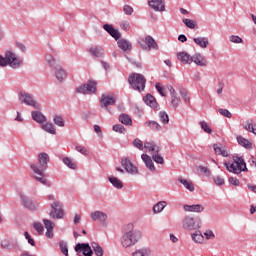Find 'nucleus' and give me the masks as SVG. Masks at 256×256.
Wrapping results in <instances>:
<instances>
[{"mask_svg": "<svg viewBox=\"0 0 256 256\" xmlns=\"http://www.w3.org/2000/svg\"><path fill=\"white\" fill-rule=\"evenodd\" d=\"M194 43L202 49H207L209 46V39L207 37H197L193 39Z\"/></svg>", "mask_w": 256, "mask_h": 256, "instance_id": "nucleus-27", "label": "nucleus"}, {"mask_svg": "<svg viewBox=\"0 0 256 256\" xmlns=\"http://www.w3.org/2000/svg\"><path fill=\"white\" fill-rule=\"evenodd\" d=\"M133 256H151V249L142 248L133 253Z\"/></svg>", "mask_w": 256, "mask_h": 256, "instance_id": "nucleus-37", "label": "nucleus"}, {"mask_svg": "<svg viewBox=\"0 0 256 256\" xmlns=\"http://www.w3.org/2000/svg\"><path fill=\"white\" fill-rule=\"evenodd\" d=\"M179 103H181V98L177 96H171V106L173 109H177L179 107Z\"/></svg>", "mask_w": 256, "mask_h": 256, "instance_id": "nucleus-41", "label": "nucleus"}, {"mask_svg": "<svg viewBox=\"0 0 256 256\" xmlns=\"http://www.w3.org/2000/svg\"><path fill=\"white\" fill-rule=\"evenodd\" d=\"M62 161L64 165H66V167H69V169H74V170L77 169V164H75V162H73L71 158L64 157Z\"/></svg>", "mask_w": 256, "mask_h": 256, "instance_id": "nucleus-38", "label": "nucleus"}, {"mask_svg": "<svg viewBox=\"0 0 256 256\" xmlns=\"http://www.w3.org/2000/svg\"><path fill=\"white\" fill-rule=\"evenodd\" d=\"M92 221H99L101 225H107V213L103 211L96 210L90 213Z\"/></svg>", "mask_w": 256, "mask_h": 256, "instance_id": "nucleus-15", "label": "nucleus"}, {"mask_svg": "<svg viewBox=\"0 0 256 256\" xmlns=\"http://www.w3.org/2000/svg\"><path fill=\"white\" fill-rule=\"evenodd\" d=\"M119 121L122 125L131 126L133 125V120L130 118L128 114H121L119 116Z\"/></svg>", "mask_w": 256, "mask_h": 256, "instance_id": "nucleus-32", "label": "nucleus"}, {"mask_svg": "<svg viewBox=\"0 0 256 256\" xmlns=\"http://www.w3.org/2000/svg\"><path fill=\"white\" fill-rule=\"evenodd\" d=\"M130 24H129V21H122L120 22V28L123 30V31H129L130 29Z\"/></svg>", "mask_w": 256, "mask_h": 256, "instance_id": "nucleus-59", "label": "nucleus"}, {"mask_svg": "<svg viewBox=\"0 0 256 256\" xmlns=\"http://www.w3.org/2000/svg\"><path fill=\"white\" fill-rule=\"evenodd\" d=\"M182 23H184V25H186V27H188V29H195L196 24L195 21L191 20V19H183Z\"/></svg>", "mask_w": 256, "mask_h": 256, "instance_id": "nucleus-49", "label": "nucleus"}, {"mask_svg": "<svg viewBox=\"0 0 256 256\" xmlns=\"http://www.w3.org/2000/svg\"><path fill=\"white\" fill-rule=\"evenodd\" d=\"M103 29L106 31V33L111 35L115 41H117V45L121 51L127 53V51H131V49H133V44L129 40L121 38V32H119L117 29H114L113 25L104 24Z\"/></svg>", "mask_w": 256, "mask_h": 256, "instance_id": "nucleus-3", "label": "nucleus"}, {"mask_svg": "<svg viewBox=\"0 0 256 256\" xmlns=\"http://www.w3.org/2000/svg\"><path fill=\"white\" fill-rule=\"evenodd\" d=\"M115 98L113 96L103 94L100 99L101 107L109 111L110 105H115Z\"/></svg>", "mask_w": 256, "mask_h": 256, "instance_id": "nucleus-16", "label": "nucleus"}, {"mask_svg": "<svg viewBox=\"0 0 256 256\" xmlns=\"http://www.w3.org/2000/svg\"><path fill=\"white\" fill-rule=\"evenodd\" d=\"M59 245L61 253H63L65 256L69 255V248L67 247V242L61 241Z\"/></svg>", "mask_w": 256, "mask_h": 256, "instance_id": "nucleus-47", "label": "nucleus"}, {"mask_svg": "<svg viewBox=\"0 0 256 256\" xmlns=\"http://www.w3.org/2000/svg\"><path fill=\"white\" fill-rule=\"evenodd\" d=\"M183 209L188 213H203V211H205V206L201 204H193V205L186 204L183 206Z\"/></svg>", "mask_w": 256, "mask_h": 256, "instance_id": "nucleus-17", "label": "nucleus"}, {"mask_svg": "<svg viewBox=\"0 0 256 256\" xmlns=\"http://www.w3.org/2000/svg\"><path fill=\"white\" fill-rule=\"evenodd\" d=\"M230 41L231 43H243V39L235 35L230 36Z\"/></svg>", "mask_w": 256, "mask_h": 256, "instance_id": "nucleus-62", "label": "nucleus"}, {"mask_svg": "<svg viewBox=\"0 0 256 256\" xmlns=\"http://www.w3.org/2000/svg\"><path fill=\"white\" fill-rule=\"evenodd\" d=\"M203 220L199 216L186 215L182 218V229L184 231H199Z\"/></svg>", "mask_w": 256, "mask_h": 256, "instance_id": "nucleus-5", "label": "nucleus"}, {"mask_svg": "<svg viewBox=\"0 0 256 256\" xmlns=\"http://www.w3.org/2000/svg\"><path fill=\"white\" fill-rule=\"evenodd\" d=\"M213 179L215 185H225V179L221 178L220 176H215Z\"/></svg>", "mask_w": 256, "mask_h": 256, "instance_id": "nucleus-61", "label": "nucleus"}, {"mask_svg": "<svg viewBox=\"0 0 256 256\" xmlns=\"http://www.w3.org/2000/svg\"><path fill=\"white\" fill-rule=\"evenodd\" d=\"M33 228L35 229V231H37L38 235H41L45 231V228L43 227V224H41V222H34Z\"/></svg>", "mask_w": 256, "mask_h": 256, "instance_id": "nucleus-44", "label": "nucleus"}, {"mask_svg": "<svg viewBox=\"0 0 256 256\" xmlns=\"http://www.w3.org/2000/svg\"><path fill=\"white\" fill-rule=\"evenodd\" d=\"M144 43L143 42H139L140 47L144 50V51H149L151 49H155L156 51L159 50V45L157 44V41H155V39L151 36H146L144 39Z\"/></svg>", "mask_w": 256, "mask_h": 256, "instance_id": "nucleus-12", "label": "nucleus"}, {"mask_svg": "<svg viewBox=\"0 0 256 256\" xmlns=\"http://www.w3.org/2000/svg\"><path fill=\"white\" fill-rule=\"evenodd\" d=\"M238 145H241V147H245V149H251L253 147V144L245 139L243 136H237Z\"/></svg>", "mask_w": 256, "mask_h": 256, "instance_id": "nucleus-29", "label": "nucleus"}, {"mask_svg": "<svg viewBox=\"0 0 256 256\" xmlns=\"http://www.w3.org/2000/svg\"><path fill=\"white\" fill-rule=\"evenodd\" d=\"M122 231L121 245L125 249L133 247V245H137V243L141 241V237H143L141 232L135 229V225H133V223L125 224Z\"/></svg>", "mask_w": 256, "mask_h": 256, "instance_id": "nucleus-1", "label": "nucleus"}, {"mask_svg": "<svg viewBox=\"0 0 256 256\" xmlns=\"http://www.w3.org/2000/svg\"><path fill=\"white\" fill-rule=\"evenodd\" d=\"M31 115L33 121H36V123H45V121H47V117L40 111H32Z\"/></svg>", "mask_w": 256, "mask_h": 256, "instance_id": "nucleus-26", "label": "nucleus"}, {"mask_svg": "<svg viewBox=\"0 0 256 256\" xmlns=\"http://www.w3.org/2000/svg\"><path fill=\"white\" fill-rule=\"evenodd\" d=\"M218 112L220 113V115H222L223 117H227L228 119H231V117H233L231 112L227 109L219 108Z\"/></svg>", "mask_w": 256, "mask_h": 256, "instance_id": "nucleus-51", "label": "nucleus"}, {"mask_svg": "<svg viewBox=\"0 0 256 256\" xmlns=\"http://www.w3.org/2000/svg\"><path fill=\"white\" fill-rule=\"evenodd\" d=\"M178 181H179V183H181V184L185 187V189H187L188 191H191V192L195 191V185L193 184V182H191V181H189V180H187V179H185V178H183V177H180V178L178 179Z\"/></svg>", "mask_w": 256, "mask_h": 256, "instance_id": "nucleus-28", "label": "nucleus"}, {"mask_svg": "<svg viewBox=\"0 0 256 256\" xmlns=\"http://www.w3.org/2000/svg\"><path fill=\"white\" fill-rule=\"evenodd\" d=\"M25 239H27L29 245H32V247H35V240L31 238V235H29V232L24 233Z\"/></svg>", "mask_w": 256, "mask_h": 256, "instance_id": "nucleus-60", "label": "nucleus"}, {"mask_svg": "<svg viewBox=\"0 0 256 256\" xmlns=\"http://www.w3.org/2000/svg\"><path fill=\"white\" fill-rule=\"evenodd\" d=\"M192 63H195L198 67H207V59L201 54H195L192 57Z\"/></svg>", "mask_w": 256, "mask_h": 256, "instance_id": "nucleus-21", "label": "nucleus"}, {"mask_svg": "<svg viewBox=\"0 0 256 256\" xmlns=\"http://www.w3.org/2000/svg\"><path fill=\"white\" fill-rule=\"evenodd\" d=\"M142 161H144L146 167L149 169V171H155V164L153 163V159H151V156L147 154L141 155Z\"/></svg>", "mask_w": 256, "mask_h": 256, "instance_id": "nucleus-24", "label": "nucleus"}, {"mask_svg": "<svg viewBox=\"0 0 256 256\" xmlns=\"http://www.w3.org/2000/svg\"><path fill=\"white\" fill-rule=\"evenodd\" d=\"M206 239H215V233H213L212 230H207L205 233H204Z\"/></svg>", "mask_w": 256, "mask_h": 256, "instance_id": "nucleus-64", "label": "nucleus"}, {"mask_svg": "<svg viewBox=\"0 0 256 256\" xmlns=\"http://www.w3.org/2000/svg\"><path fill=\"white\" fill-rule=\"evenodd\" d=\"M51 209L49 213L51 219H63L65 212L63 211V204H61V202L55 201L52 203Z\"/></svg>", "mask_w": 256, "mask_h": 256, "instance_id": "nucleus-9", "label": "nucleus"}, {"mask_svg": "<svg viewBox=\"0 0 256 256\" xmlns=\"http://www.w3.org/2000/svg\"><path fill=\"white\" fill-rule=\"evenodd\" d=\"M152 159L155 163H158L159 165H164L165 160L162 158L161 155H159V153H154L152 155Z\"/></svg>", "mask_w": 256, "mask_h": 256, "instance_id": "nucleus-46", "label": "nucleus"}, {"mask_svg": "<svg viewBox=\"0 0 256 256\" xmlns=\"http://www.w3.org/2000/svg\"><path fill=\"white\" fill-rule=\"evenodd\" d=\"M230 185H234L235 187H239V179H237L236 177H230L228 179Z\"/></svg>", "mask_w": 256, "mask_h": 256, "instance_id": "nucleus-63", "label": "nucleus"}, {"mask_svg": "<svg viewBox=\"0 0 256 256\" xmlns=\"http://www.w3.org/2000/svg\"><path fill=\"white\" fill-rule=\"evenodd\" d=\"M108 180L115 189H123V182H121L117 177L110 176L108 177Z\"/></svg>", "mask_w": 256, "mask_h": 256, "instance_id": "nucleus-33", "label": "nucleus"}, {"mask_svg": "<svg viewBox=\"0 0 256 256\" xmlns=\"http://www.w3.org/2000/svg\"><path fill=\"white\" fill-rule=\"evenodd\" d=\"M155 88L156 91H158V93L161 95V97H165V88H163L160 83H156Z\"/></svg>", "mask_w": 256, "mask_h": 256, "instance_id": "nucleus-55", "label": "nucleus"}, {"mask_svg": "<svg viewBox=\"0 0 256 256\" xmlns=\"http://www.w3.org/2000/svg\"><path fill=\"white\" fill-rule=\"evenodd\" d=\"M53 69H54V73L57 81H59V83H62L63 79L67 77V73L62 67L55 66Z\"/></svg>", "mask_w": 256, "mask_h": 256, "instance_id": "nucleus-25", "label": "nucleus"}, {"mask_svg": "<svg viewBox=\"0 0 256 256\" xmlns=\"http://www.w3.org/2000/svg\"><path fill=\"white\" fill-rule=\"evenodd\" d=\"M46 61L47 63L50 65V67L54 68L55 67V58H53V56L51 55H46Z\"/></svg>", "mask_w": 256, "mask_h": 256, "instance_id": "nucleus-57", "label": "nucleus"}, {"mask_svg": "<svg viewBox=\"0 0 256 256\" xmlns=\"http://www.w3.org/2000/svg\"><path fill=\"white\" fill-rule=\"evenodd\" d=\"M213 149L217 155H222V157H229V153L222 149L219 144H214Z\"/></svg>", "mask_w": 256, "mask_h": 256, "instance_id": "nucleus-36", "label": "nucleus"}, {"mask_svg": "<svg viewBox=\"0 0 256 256\" xmlns=\"http://www.w3.org/2000/svg\"><path fill=\"white\" fill-rule=\"evenodd\" d=\"M112 129L113 131H115V133H121L122 135H125V133L127 132L125 127L121 124H115Z\"/></svg>", "mask_w": 256, "mask_h": 256, "instance_id": "nucleus-43", "label": "nucleus"}, {"mask_svg": "<svg viewBox=\"0 0 256 256\" xmlns=\"http://www.w3.org/2000/svg\"><path fill=\"white\" fill-rule=\"evenodd\" d=\"M159 117L161 123H163L164 125H167V123H169V115H167L165 111H161L159 113Z\"/></svg>", "mask_w": 256, "mask_h": 256, "instance_id": "nucleus-48", "label": "nucleus"}, {"mask_svg": "<svg viewBox=\"0 0 256 256\" xmlns=\"http://www.w3.org/2000/svg\"><path fill=\"white\" fill-rule=\"evenodd\" d=\"M53 122L57 125V127H65V120L61 115L54 116Z\"/></svg>", "mask_w": 256, "mask_h": 256, "instance_id": "nucleus-40", "label": "nucleus"}, {"mask_svg": "<svg viewBox=\"0 0 256 256\" xmlns=\"http://www.w3.org/2000/svg\"><path fill=\"white\" fill-rule=\"evenodd\" d=\"M200 127L201 129H203V131H205V133H213V130L211 129V127H209V124H207V122L203 121L200 122Z\"/></svg>", "mask_w": 256, "mask_h": 256, "instance_id": "nucleus-50", "label": "nucleus"}, {"mask_svg": "<svg viewBox=\"0 0 256 256\" xmlns=\"http://www.w3.org/2000/svg\"><path fill=\"white\" fill-rule=\"evenodd\" d=\"M18 101L19 103L28 105L29 107H33L34 109H39V104H37V101H35L33 95L27 92H19Z\"/></svg>", "mask_w": 256, "mask_h": 256, "instance_id": "nucleus-8", "label": "nucleus"}, {"mask_svg": "<svg viewBox=\"0 0 256 256\" xmlns=\"http://www.w3.org/2000/svg\"><path fill=\"white\" fill-rule=\"evenodd\" d=\"M149 7H151L154 11H165V2L163 0H151L148 2Z\"/></svg>", "mask_w": 256, "mask_h": 256, "instance_id": "nucleus-19", "label": "nucleus"}, {"mask_svg": "<svg viewBox=\"0 0 256 256\" xmlns=\"http://www.w3.org/2000/svg\"><path fill=\"white\" fill-rule=\"evenodd\" d=\"M43 223L46 230L54 229L55 227V223L51 220L44 219Z\"/></svg>", "mask_w": 256, "mask_h": 256, "instance_id": "nucleus-52", "label": "nucleus"}, {"mask_svg": "<svg viewBox=\"0 0 256 256\" xmlns=\"http://www.w3.org/2000/svg\"><path fill=\"white\" fill-rule=\"evenodd\" d=\"M121 165L130 175H137V173H139V170L136 168L135 165H133V162H131L129 158L122 159Z\"/></svg>", "mask_w": 256, "mask_h": 256, "instance_id": "nucleus-14", "label": "nucleus"}, {"mask_svg": "<svg viewBox=\"0 0 256 256\" xmlns=\"http://www.w3.org/2000/svg\"><path fill=\"white\" fill-rule=\"evenodd\" d=\"M75 149L78 153H81V155H89V150H87L85 146H76Z\"/></svg>", "mask_w": 256, "mask_h": 256, "instance_id": "nucleus-54", "label": "nucleus"}, {"mask_svg": "<svg viewBox=\"0 0 256 256\" xmlns=\"http://www.w3.org/2000/svg\"><path fill=\"white\" fill-rule=\"evenodd\" d=\"M91 57H103L105 55V50L101 46H94L88 49Z\"/></svg>", "mask_w": 256, "mask_h": 256, "instance_id": "nucleus-20", "label": "nucleus"}, {"mask_svg": "<svg viewBox=\"0 0 256 256\" xmlns=\"http://www.w3.org/2000/svg\"><path fill=\"white\" fill-rule=\"evenodd\" d=\"M243 127L246 131H249L250 133L256 135V124H253V122L247 121L246 124L243 125Z\"/></svg>", "mask_w": 256, "mask_h": 256, "instance_id": "nucleus-39", "label": "nucleus"}, {"mask_svg": "<svg viewBox=\"0 0 256 256\" xmlns=\"http://www.w3.org/2000/svg\"><path fill=\"white\" fill-rule=\"evenodd\" d=\"M177 59L181 61L184 65H191L192 57L187 52H180L177 54Z\"/></svg>", "mask_w": 256, "mask_h": 256, "instance_id": "nucleus-23", "label": "nucleus"}, {"mask_svg": "<svg viewBox=\"0 0 256 256\" xmlns=\"http://www.w3.org/2000/svg\"><path fill=\"white\" fill-rule=\"evenodd\" d=\"M123 11L125 15H133V7H131L130 5H124Z\"/></svg>", "mask_w": 256, "mask_h": 256, "instance_id": "nucleus-58", "label": "nucleus"}, {"mask_svg": "<svg viewBox=\"0 0 256 256\" xmlns=\"http://www.w3.org/2000/svg\"><path fill=\"white\" fill-rule=\"evenodd\" d=\"M20 199L25 209H29V211H36V209H39V202L29 198L27 195L20 194Z\"/></svg>", "mask_w": 256, "mask_h": 256, "instance_id": "nucleus-11", "label": "nucleus"}, {"mask_svg": "<svg viewBox=\"0 0 256 256\" xmlns=\"http://www.w3.org/2000/svg\"><path fill=\"white\" fill-rule=\"evenodd\" d=\"M199 171L201 173H203L204 175H206V177H210L211 176V170H209V168L205 167V166H199L198 167Z\"/></svg>", "mask_w": 256, "mask_h": 256, "instance_id": "nucleus-53", "label": "nucleus"}, {"mask_svg": "<svg viewBox=\"0 0 256 256\" xmlns=\"http://www.w3.org/2000/svg\"><path fill=\"white\" fill-rule=\"evenodd\" d=\"M192 240L194 243H201L204 240L203 234H201V232L192 234Z\"/></svg>", "mask_w": 256, "mask_h": 256, "instance_id": "nucleus-45", "label": "nucleus"}, {"mask_svg": "<svg viewBox=\"0 0 256 256\" xmlns=\"http://www.w3.org/2000/svg\"><path fill=\"white\" fill-rule=\"evenodd\" d=\"M180 95L183 98L185 103H189L190 98H189V95L187 94V91L185 89L180 90Z\"/></svg>", "mask_w": 256, "mask_h": 256, "instance_id": "nucleus-56", "label": "nucleus"}, {"mask_svg": "<svg viewBox=\"0 0 256 256\" xmlns=\"http://www.w3.org/2000/svg\"><path fill=\"white\" fill-rule=\"evenodd\" d=\"M74 251L77 252V255L82 253L84 256H93V249L89 243H78L76 244Z\"/></svg>", "mask_w": 256, "mask_h": 256, "instance_id": "nucleus-13", "label": "nucleus"}, {"mask_svg": "<svg viewBox=\"0 0 256 256\" xmlns=\"http://www.w3.org/2000/svg\"><path fill=\"white\" fill-rule=\"evenodd\" d=\"M23 60L13 53V51H6L5 57L0 55V67H11L12 69H19L21 67Z\"/></svg>", "mask_w": 256, "mask_h": 256, "instance_id": "nucleus-4", "label": "nucleus"}, {"mask_svg": "<svg viewBox=\"0 0 256 256\" xmlns=\"http://www.w3.org/2000/svg\"><path fill=\"white\" fill-rule=\"evenodd\" d=\"M143 101L146 105H148V107L155 109V111H159V103H157V100H155L153 95L147 94L144 96Z\"/></svg>", "mask_w": 256, "mask_h": 256, "instance_id": "nucleus-18", "label": "nucleus"}, {"mask_svg": "<svg viewBox=\"0 0 256 256\" xmlns=\"http://www.w3.org/2000/svg\"><path fill=\"white\" fill-rule=\"evenodd\" d=\"M34 179L42 185H47V178H45V171L49 167V154L42 152L38 155V163L30 165Z\"/></svg>", "mask_w": 256, "mask_h": 256, "instance_id": "nucleus-2", "label": "nucleus"}, {"mask_svg": "<svg viewBox=\"0 0 256 256\" xmlns=\"http://www.w3.org/2000/svg\"><path fill=\"white\" fill-rule=\"evenodd\" d=\"M92 251L95 253L96 256H103L105 251H103V247L99 245L97 242L91 243Z\"/></svg>", "mask_w": 256, "mask_h": 256, "instance_id": "nucleus-30", "label": "nucleus"}, {"mask_svg": "<svg viewBox=\"0 0 256 256\" xmlns=\"http://www.w3.org/2000/svg\"><path fill=\"white\" fill-rule=\"evenodd\" d=\"M224 166L226 167L227 171L234 173L235 175H239V173L242 171H247L245 159L239 156H233V163L225 162Z\"/></svg>", "mask_w": 256, "mask_h": 256, "instance_id": "nucleus-6", "label": "nucleus"}, {"mask_svg": "<svg viewBox=\"0 0 256 256\" xmlns=\"http://www.w3.org/2000/svg\"><path fill=\"white\" fill-rule=\"evenodd\" d=\"M97 91V82L90 80L89 83L83 84L76 89V93H81L82 95H92Z\"/></svg>", "mask_w": 256, "mask_h": 256, "instance_id": "nucleus-10", "label": "nucleus"}, {"mask_svg": "<svg viewBox=\"0 0 256 256\" xmlns=\"http://www.w3.org/2000/svg\"><path fill=\"white\" fill-rule=\"evenodd\" d=\"M128 82L134 91H145V84L147 83V80L142 74H131L128 78Z\"/></svg>", "mask_w": 256, "mask_h": 256, "instance_id": "nucleus-7", "label": "nucleus"}, {"mask_svg": "<svg viewBox=\"0 0 256 256\" xmlns=\"http://www.w3.org/2000/svg\"><path fill=\"white\" fill-rule=\"evenodd\" d=\"M146 127H149V129H152V131H161L162 127L160 126L159 122L150 120L145 122Z\"/></svg>", "mask_w": 256, "mask_h": 256, "instance_id": "nucleus-34", "label": "nucleus"}, {"mask_svg": "<svg viewBox=\"0 0 256 256\" xmlns=\"http://www.w3.org/2000/svg\"><path fill=\"white\" fill-rule=\"evenodd\" d=\"M42 129L46 131V133H50V135H55L57 133L55 126L51 122H47L46 124H43Z\"/></svg>", "mask_w": 256, "mask_h": 256, "instance_id": "nucleus-31", "label": "nucleus"}, {"mask_svg": "<svg viewBox=\"0 0 256 256\" xmlns=\"http://www.w3.org/2000/svg\"><path fill=\"white\" fill-rule=\"evenodd\" d=\"M167 207V202L166 201H160L157 204L153 206V212L154 213H161L163 209Z\"/></svg>", "mask_w": 256, "mask_h": 256, "instance_id": "nucleus-35", "label": "nucleus"}, {"mask_svg": "<svg viewBox=\"0 0 256 256\" xmlns=\"http://www.w3.org/2000/svg\"><path fill=\"white\" fill-rule=\"evenodd\" d=\"M132 145H133V147H136V149H139V151H143V149L145 147V146H143V141H141V139H139V138H135L132 141Z\"/></svg>", "mask_w": 256, "mask_h": 256, "instance_id": "nucleus-42", "label": "nucleus"}, {"mask_svg": "<svg viewBox=\"0 0 256 256\" xmlns=\"http://www.w3.org/2000/svg\"><path fill=\"white\" fill-rule=\"evenodd\" d=\"M144 149L148 151V153H159L161 151V148L155 144V142H144Z\"/></svg>", "mask_w": 256, "mask_h": 256, "instance_id": "nucleus-22", "label": "nucleus"}]
</instances>
